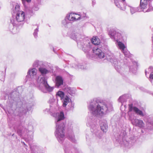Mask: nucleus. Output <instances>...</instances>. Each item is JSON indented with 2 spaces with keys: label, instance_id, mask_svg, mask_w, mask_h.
<instances>
[{
  "label": "nucleus",
  "instance_id": "f257e3e1",
  "mask_svg": "<svg viewBox=\"0 0 153 153\" xmlns=\"http://www.w3.org/2000/svg\"><path fill=\"white\" fill-rule=\"evenodd\" d=\"M91 109L94 114H103L108 110V108L106 104L100 102L96 105V108L92 106Z\"/></svg>",
  "mask_w": 153,
  "mask_h": 153
},
{
  "label": "nucleus",
  "instance_id": "f03ea898",
  "mask_svg": "<svg viewBox=\"0 0 153 153\" xmlns=\"http://www.w3.org/2000/svg\"><path fill=\"white\" fill-rule=\"evenodd\" d=\"M129 111L131 112L133 110L137 114H138L142 116H143L144 114L143 112L137 108L136 107H133V105L132 104L128 105Z\"/></svg>",
  "mask_w": 153,
  "mask_h": 153
},
{
  "label": "nucleus",
  "instance_id": "7ed1b4c3",
  "mask_svg": "<svg viewBox=\"0 0 153 153\" xmlns=\"http://www.w3.org/2000/svg\"><path fill=\"white\" fill-rule=\"evenodd\" d=\"M25 16V13L23 11H18L16 14V19L18 22H22L24 20Z\"/></svg>",
  "mask_w": 153,
  "mask_h": 153
},
{
  "label": "nucleus",
  "instance_id": "20e7f679",
  "mask_svg": "<svg viewBox=\"0 0 153 153\" xmlns=\"http://www.w3.org/2000/svg\"><path fill=\"white\" fill-rule=\"evenodd\" d=\"M93 51V52L100 58H103L105 57L104 53L102 52L101 49L97 48H94Z\"/></svg>",
  "mask_w": 153,
  "mask_h": 153
},
{
  "label": "nucleus",
  "instance_id": "39448f33",
  "mask_svg": "<svg viewBox=\"0 0 153 153\" xmlns=\"http://www.w3.org/2000/svg\"><path fill=\"white\" fill-rule=\"evenodd\" d=\"M81 17L80 15L74 13H70L68 16V19L71 21L76 20Z\"/></svg>",
  "mask_w": 153,
  "mask_h": 153
},
{
  "label": "nucleus",
  "instance_id": "423d86ee",
  "mask_svg": "<svg viewBox=\"0 0 153 153\" xmlns=\"http://www.w3.org/2000/svg\"><path fill=\"white\" fill-rule=\"evenodd\" d=\"M56 130L58 132V134L61 137H62L64 136L65 133L64 131L65 129L63 125L61 126H58L56 128Z\"/></svg>",
  "mask_w": 153,
  "mask_h": 153
},
{
  "label": "nucleus",
  "instance_id": "0eeeda50",
  "mask_svg": "<svg viewBox=\"0 0 153 153\" xmlns=\"http://www.w3.org/2000/svg\"><path fill=\"white\" fill-rule=\"evenodd\" d=\"M56 85L58 87L62 85L63 84V80L62 77L60 76H57L56 77L55 79Z\"/></svg>",
  "mask_w": 153,
  "mask_h": 153
},
{
  "label": "nucleus",
  "instance_id": "6e6552de",
  "mask_svg": "<svg viewBox=\"0 0 153 153\" xmlns=\"http://www.w3.org/2000/svg\"><path fill=\"white\" fill-rule=\"evenodd\" d=\"M148 1L147 0H140V5L141 8L143 9H146L147 8Z\"/></svg>",
  "mask_w": 153,
  "mask_h": 153
},
{
  "label": "nucleus",
  "instance_id": "1a4fd4ad",
  "mask_svg": "<svg viewBox=\"0 0 153 153\" xmlns=\"http://www.w3.org/2000/svg\"><path fill=\"white\" fill-rule=\"evenodd\" d=\"M92 43L94 45H98L100 42V39L97 37H93L91 39Z\"/></svg>",
  "mask_w": 153,
  "mask_h": 153
},
{
  "label": "nucleus",
  "instance_id": "9d476101",
  "mask_svg": "<svg viewBox=\"0 0 153 153\" xmlns=\"http://www.w3.org/2000/svg\"><path fill=\"white\" fill-rule=\"evenodd\" d=\"M64 90V91L68 94H69L71 95L75 93L74 91L72 89L69 87H66Z\"/></svg>",
  "mask_w": 153,
  "mask_h": 153
},
{
  "label": "nucleus",
  "instance_id": "9b49d317",
  "mask_svg": "<svg viewBox=\"0 0 153 153\" xmlns=\"http://www.w3.org/2000/svg\"><path fill=\"white\" fill-rule=\"evenodd\" d=\"M134 121L136 123L135 124L136 125V126H137L140 127H141L143 126L144 123L143 121L139 120L138 119H136L134 120Z\"/></svg>",
  "mask_w": 153,
  "mask_h": 153
},
{
  "label": "nucleus",
  "instance_id": "f8f14e48",
  "mask_svg": "<svg viewBox=\"0 0 153 153\" xmlns=\"http://www.w3.org/2000/svg\"><path fill=\"white\" fill-rule=\"evenodd\" d=\"M28 73L30 76L35 75L36 74V69L35 68H33L30 70Z\"/></svg>",
  "mask_w": 153,
  "mask_h": 153
},
{
  "label": "nucleus",
  "instance_id": "ddd939ff",
  "mask_svg": "<svg viewBox=\"0 0 153 153\" xmlns=\"http://www.w3.org/2000/svg\"><path fill=\"white\" fill-rule=\"evenodd\" d=\"M70 99V98L68 96H65L64 99V102L62 105L63 107H66L67 104L69 102Z\"/></svg>",
  "mask_w": 153,
  "mask_h": 153
},
{
  "label": "nucleus",
  "instance_id": "4468645a",
  "mask_svg": "<svg viewBox=\"0 0 153 153\" xmlns=\"http://www.w3.org/2000/svg\"><path fill=\"white\" fill-rule=\"evenodd\" d=\"M39 71L42 74H45L48 72V71L47 70L42 67L39 68Z\"/></svg>",
  "mask_w": 153,
  "mask_h": 153
},
{
  "label": "nucleus",
  "instance_id": "2eb2a0df",
  "mask_svg": "<svg viewBox=\"0 0 153 153\" xmlns=\"http://www.w3.org/2000/svg\"><path fill=\"white\" fill-rule=\"evenodd\" d=\"M56 95L59 97L61 100L63 99L64 98L65 94L62 91H59L57 92Z\"/></svg>",
  "mask_w": 153,
  "mask_h": 153
},
{
  "label": "nucleus",
  "instance_id": "dca6fc26",
  "mask_svg": "<svg viewBox=\"0 0 153 153\" xmlns=\"http://www.w3.org/2000/svg\"><path fill=\"white\" fill-rule=\"evenodd\" d=\"M65 119L64 115L63 112L62 111L60 112V114L59 115L57 121H59Z\"/></svg>",
  "mask_w": 153,
  "mask_h": 153
},
{
  "label": "nucleus",
  "instance_id": "f3484780",
  "mask_svg": "<svg viewBox=\"0 0 153 153\" xmlns=\"http://www.w3.org/2000/svg\"><path fill=\"white\" fill-rule=\"evenodd\" d=\"M41 80H42L43 82V84L45 85L46 88L48 89L49 87V86L48 85L47 83V81L45 80V78L44 77L41 78L40 79Z\"/></svg>",
  "mask_w": 153,
  "mask_h": 153
},
{
  "label": "nucleus",
  "instance_id": "a211bd4d",
  "mask_svg": "<svg viewBox=\"0 0 153 153\" xmlns=\"http://www.w3.org/2000/svg\"><path fill=\"white\" fill-rule=\"evenodd\" d=\"M114 2L116 4V6L118 7H120L121 5L120 3L121 1L120 0H114Z\"/></svg>",
  "mask_w": 153,
  "mask_h": 153
},
{
  "label": "nucleus",
  "instance_id": "6ab92c4d",
  "mask_svg": "<svg viewBox=\"0 0 153 153\" xmlns=\"http://www.w3.org/2000/svg\"><path fill=\"white\" fill-rule=\"evenodd\" d=\"M118 45L120 48L123 50H124L125 48L124 45L120 42H118Z\"/></svg>",
  "mask_w": 153,
  "mask_h": 153
},
{
  "label": "nucleus",
  "instance_id": "aec40b11",
  "mask_svg": "<svg viewBox=\"0 0 153 153\" xmlns=\"http://www.w3.org/2000/svg\"><path fill=\"white\" fill-rule=\"evenodd\" d=\"M101 130H102L103 132H105L107 131V128L104 126H101Z\"/></svg>",
  "mask_w": 153,
  "mask_h": 153
},
{
  "label": "nucleus",
  "instance_id": "412c9836",
  "mask_svg": "<svg viewBox=\"0 0 153 153\" xmlns=\"http://www.w3.org/2000/svg\"><path fill=\"white\" fill-rule=\"evenodd\" d=\"M19 7H20L19 5H16L15 7V10L16 11H19Z\"/></svg>",
  "mask_w": 153,
  "mask_h": 153
},
{
  "label": "nucleus",
  "instance_id": "4be33fe9",
  "mask_svg": "<svg viewBox=\"0 0 153 153\" xmlns=\"http://www.w3.org/2000/svg\"><path fill=\"white\" fill-rule=\"evenodd\" d=\"M149 78L152 79H153V72L151 73L150 75Z\"/></svg>",
  "mask_w": 153,
  "mask_h": 153
},
{
  "label": "nucleus",
  "instance_id": "5701e85b",
  "mask_svg": "<svg viewBox=\"0 0 153 153\" xmlns=\"http://www.w3.org/2000/svg\"><path fill=\"white\" fill-rule=\"evenodd\" d=\"M123 2H124L125 1V0H122Z\"/></svg>",
  "mask_w": 153,
  "mask_h": 153
},
{
  "label": "nucleus",
  "instance_id": "b1692460",
  "mask_svg": "<svg viewBox=\"0 0 153 153\" xmlns=\"http://www.w3.org/2000/svg\"><path fill=\"white\" fill-rule=\"evenodd\" d=\"M36 35V33H34V35L35 36V35Z\"/></svg>",
  "mask_w": 153,
  "mask_h": 153
},
{
  "label": "nucleus",
  "instance_id": "393cba45",
  "mask_svg": "<svg viewBox=\"0 0 153 153\" xmlns=\"http://www.w3.org/2000/svg\"><path fill=\"white\" fill-rule=\"evenodd\" d=\"M39 78H38V79H37V82H39L38 81V79H39Z\"/></svg>",
  "mask_w": 153,
  "mask_h": 153
},
{
  "label": "nucleus",
  "instance_id": "a878e982",
  "mask_svg": "<svg viewBox=\"0 0 153 153\" xmlns=\"http://www.w3.org/2000/svg\"><path fill=\"white\" fill-rule=\"evenodd\" d=\"M150 0H147V1H150Z\"/></svg>",
  "mask_w": 153,
  "mask_h": 153
}]
</instances>
